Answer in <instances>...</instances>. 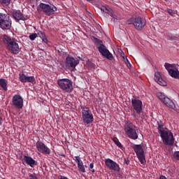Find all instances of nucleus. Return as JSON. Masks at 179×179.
I'll return each mask as SVG.
<instances>
[{"label": "nucleus", "mask_w": 179, "mask_h": 179, "mask_svg": "<svg viewBox=\"0 0 179 179\" xmlns=\"http://www.w3.org/2000/svg\"><path fill=\"white\" fill-rule=\"evenodd\" d=\"M162 123H158V131L164 145L173 146L174 145V135L170 131L164 129Z\"/></svg>", "instance_id": "obj_1"}, {"label": "nucleus", "mask_w": 179, "mask_h": 179, "mask_svg": "<svg viewBox=\"0 0 179 179\" xmlns=\"http://www.w3.org/2000/svg\"><path fill=\"white\" fill-rule=\"evenodd\" d=\"M127 24H134L136 30H143V27L146 26V20L141 17H133L126 22Z\"/></svg>", "instance_id": "obj_2"}, {"label": "nucleus", "mask_w": 179, "mask_h": 179, "mask_svg": "<svg viewBox=\"0 0 179 179\" xmlns=\"http://www.w3.org/2000/svg\"><path fill=\"white\" fill-rule=\"evenodd\" d=\"M57 85L62 90L66 93H71L73 90L72 81L69 78H62L57 80Z\"/></svg>", "instance_id": "obj_3"}, {"label": "nucleus", "mask_w": 179, "mask_h": 179, "mask_svg": "<svg viewBox=\"0 0 179 179\" xmlns=\"http://www.w3.org/2000/svg\"><path fill=\"white\" fill-rule=\"evenodd\" d=\"M12 27V19L8 14L0 13V29L10 30Z\"/></svg>", "instance_id": "obj_4"}, {"label": "nucleus", "mask_w": 179, "mask_h": 179, "mask_svg": "<svg viewBox=\"0 0 179 179\" xmlns=\"http://www.w3.org/2000/svg\"><path fill=\"white\" fill-rule=\"evenodd\" d=\"M136 127L131 122H127L124 125V131L126 135H127L128 138L130 139H138V133H136Z\"/></svg>", "instance_id": "obj_5"}, {"label": "nucleus", "mask_w": 179, "mask_h": 179, "mask_svg": "<svg viewBox=\"0 0 179 179\" xmlns=\"http://www.w3.org/2000/svg\"><path fill=\"white\" fill-rule=\"evenodd\" d=\"M132 148L140 163L145 164L146 163V157H145V150L142 145L134 144Z\"/></svg>", "instance_id": "obj_6"}, {"label": "nucleus", "mask_w": 179, "mask_h": 179, "mask_svg": "<svg viewBox=\"0 0 179 179\" xmlns=\"http://www.w3.org/2000/svg\"><path fill=\"white\" fill-rule=\"evenodd\" d=\"M131 106L137 115H141V114H142V111H143V109L142 108L143 104L139 98L133 96L131 98Z\"/></svg>", "instance_id": "obj_7"}, {"label": "nucleus", "mask_w": 179, "mask_h": 179, "mask_svg": "<svg viewBox=\"0 0 179 179\" xmlns=\"http://www.w3.org/2000/svg\"><path fill=\"white\" fill-rule=\"evenodd\" d=\"M164 66L171 78L179 79V71L178 69H177V64L165 63Z\"/></svg>", "instance_id": "obj_8"}, {"label": "nucleus", "mask_w": 179, "mask_h": 179, "mask_svg": "<svg viewBox=\"0 0 179 179\" xmlns=\"http://www.w3.org/2000/svg\"><path fill=\"white\" fill-rule=\"evenodd\" d=\"M82 117L84 124H92L93 122V114L88 107L82 108Z\"/></svg>", "instance_id": "obj_9"}, {"label": "nucleus", "mask_w": 179, "mask_h": 179, "mask_svg": "<svg viewBox=\"0 0 179 179\" xmlns=\"http://www.w3.org/2000/svg\"><path fill=\"white\" fill-rule=\"evenodd\" d=\"M39 8L42 9L43 13L47 15V16H51L57 12V7L54 5L50 6V4H45L44 3H41L39 4Z\"/></svg>", "instance_id": "obj_10"}, {"label": "nucleus", "mask_w": 179, "mask_h": 179, "mask_svg": "<svg viewBox=\"0 0 179 179\" xmlns=\"http://www.w3.org/2000/svg\"><path fill=\"white\" fill-rule=\"evenodd\" d=\"M101 10L102 13H103V16H106V17H108V16H111L112 20L113 22H117L118 20V18H117V15L114 14V11L110 6H105L101 8Z\"/></svg>", "instance_id": "obj_11"}, {"label": "nucleus", "mask_w": 179, "mask_h": 179, "mask_svg": "<svg viewBox=\"0 0 179 179\" xmlns=\"http://www.w3.org/2000/svg\"><path fill=\"white\" fill-rule=\"evenodd\" d=\"M12 104L17 110L23 108V98L22 96L19 94L14 95L12 99Z\"/></svg>", "instance_id": "obj_12"}, {"label": "nucleus", "mask_w": 179, "mask_h": 179, "mask_svg": "<svg viewBox=\"0 0 179 179\" xmlns=\"http://www.w3.org/2000/svg\"><path fill=\"white\" fill-rule=\"evenodd\" d=\"M98 51L100 52L102 57H104L107 59H109V61H113V54L110 52V50L107 49V47H106V45H101L98 46Z\"/></svg>", "instance_id": "obj_13"}, {"label": "nucleus", "mask_w": 179, "mask_h": 179, "mask_svg": "<svg viewBox=\"0 0 179 179\" xmlns=\"http://www.w3.org/2000/svg\"><path fill=\"white\" fill-rule=\"evenodd\" d=\"M36 149L39 153H42V155H50L51 154V150L48 148L44 143L42 141H37L36 144Z\"/></svg>", "instance_id": "obj_14"}, {"label": "nucleus", "mask_w": 179, "mask_h": 179, "mask_svg": "<svg viewBox=\"0 0 179 179\" xmlns=\"http://www.w3.org/2000/svg\"><path fill=\"white\" fill-rule=\"evenodd\" d=\"M105 164L109 170H113V171L117 172H119L121 170V168H120V165H118L117 162L113 161V159L110 158L105 159Z\"/></svg>", "instance_id": "obj_15"}, {"label": "nucleus", "mask_w": 179, "mask_h": 179, "mask_svg": "<svg viewBox=\"0 0 179 179\" xmlns=\"http://www.w3.org/2000/svg\"><path fill=\"white\" fill-rule=\"evenodd\" d=\"M66 64L68 68L75 69L77 65H79V59L78 58H73V57L68 55L66 58Z\"/></svg>", "instance_id": "obj_16"}, {"label": "nucleus", "mask_w": 179, "mask_h": 179, "mask_svg": "<svg viewBox=\"0 0 179 179\" xmlns=\"http://www.w3.org/2000/svg\"><path fill=\"white\" fill-rule=\"evenodd\" d=\"M7 50H8V51H10L11 54H13L14 55H17V54L20 52L19 44L15 39H14V41L10 43L9 46H7Z\"/></svg>", "instance_id": "obj_17"}, {"label": "nucleus", "mask_w": 179, "mask_h": 179, "mask_svg": "<svg viewBox=\"0 0 179 179\" xmlns=\"http://www.w3.org/2000/svg\"><path fill=\"white\" fill-rule=\"evenodd\" d=\"M13 17L15 20V22H20V20L24 22L25 20H27L26 17H24L20 10H14L13 12Z\"/></svg>", "instance_id": "obj_18"}, {"label": "nucleus", "mask_w": 179, "mask_h": 179, "mask_svg": "<svg viewBox=\"0 0 179 179\" xmlns=\"http://www.w3.org/2000/svg\"><path fill=\"white\" fill-rule=\"evenodd\" d=\"M75 157V162L77 163L78 169L81 173H86V169H85V165H83V162L80 159V157L76 156Z\"/></svg>", "instance_id": "obj_19"}, {"label": "nucleus", "mask_w": 179, "mask_h": 179, "mask_svg": "<svg viewBox=\"0 0 179 179\" xmlns=\"http://www.w3.org/2000/svg\"><path fill=\"white\" fill-rule=\"evenodd\" d=\"M155 80L159 85L160 86H167V83L162 78V75L160 72H156L155 73Z\"/></svg>", "instance_id": "obj_20"}, {"label": "nucleus", "mask_w": 179, "mask_h": 179, "mask_svg": "<svg viewBox=\"0 0 179 179\" xmlns=\"http://www.w3.org/2000/svg\"><path fill=\"white\" fill-rule=\"evenodd\" d=\"M1 40L7 48L10 45V43L15 41V38H13L7 34H3L2 35Z\"/></svg>", "instance_id": "obj_21"}, {"label": "nucleus", "mask_w": 179, "mask_h": 179, "mask_svg": "<svg viewBox=\"0 0 179 179\" xmlns=\"http://www.w3.org/2000/svg\"><path fill=\"white\" fill-rule=\"evenodd\" d=\"M24 161L28 164V166H30V167L37 166V162L30 156L24 155Z\"/></svg>", "instance_id": "obj_22"}, {"label": "nucleus", "mask_w": 179, "mask_h": 179, "mask_svg": "<svg viewBox=\"0 0 179 179\" xmlns=\"http://www.w3.org/2000/svg\"><path fill=\"white\" fill-rule=\"evenodd\" d=\"M163 103L165 104V106H166V107H169V108H171L172 110L176 108V104H174V102H173L170 98H168V96L165 98V100H164Z\"/></svg>", "instance_id": "obj_23"}, {"label": "nucleus", "mask_w": 179, "mask_h": 179, "mask_svg": "<svg viewBox=\"0 0 179 179\" xmlns=\"http://www.w3.org/2000/svg\"><path fill=\"white\" fill-rule=\"evenodd\" d=\"M37 36L41 38L43 43H45V44H48V39L47 38V36H45V33L43 31H37Z\"/></svg>", "instance_id": "obj_24"}, {"label": "nucleus", "mask_w": 179, "mask_h": 179, "mask_svg": "<svg viewBox=\"0 0 179 179\" xmlns=\"http://www.w3.org/2000/svg\"><path fill=\"white\" fill-rule=\"evenodd\" d=\"M0 86L3 90L6 92L8 90V80L3 78H0Z\"/></svg>", "instance_id": "obj_25"}, {"label": "nucleus", "mask_w": 179, "mask_h": 179, "mask_svg": "<svg viewBox=\"0 0 179 179\" xmlns=\"http://www.w3.org/2000/svg\"><path fill=\"white\" fill-rule=\"evenodd\" d=\"M157 97H158V99H159L163 103L167 98V96H166L163 92H157Z\"/></svg>", "instance_id": "obj_26"}, {"label": "nucleus", "mask_w": 179, "mask_h": 179, "mask_svg": "<svg viewBox=\"0 0 179 179\" xmlns=\"http://www.w3.org/2000/svg\"><path fill=\"white\" fill-rule=\"evenodd\" d=\"M19 76L20 82H22V83H26L27 80V76L23 73H20Z\"/></svg>", "instance_id": "obj_27"}, {"label": "nucleus", "mask_w": 179, "mask_h": 179, "mask_svg": "<svg viewBox=\"0 0 179 179\" xmlns=\"http://www.w3.org/2000/svg\"><path fill=\"white\" fill-rule=\"evenodd\" d=\"M113 141L114 143L117 146V148L122 149V148H123L122 144H121V143L120 142V141L118 140V138L117 137H114L113 138Z\"/></svg>", "instance_id": "obj_28"}, {"label": "nucleus", "mask_w": 179, "mask_h": 179, "mask_svg": "<svg viewBox=\"0 0 179 179\" xmlns=\"http://www.w3.org/2000/svg\"><path fill=\"white\" fill-rule=\"evenodd\" d=\"M27 82L32 83V85H34V83H36V78H34V76H27Z\"/></svg>", "instance_id": "obj_29"}, {"label": "nucleus", "mask_w": 179, "mask_h": 179, "mask_svg": "<svg viewBox=\"0 0 179 179\" xmlns=\"http://www.w3.org/2000/svg\"><path fill=\"white\" fill-rule=\"evenodd\" d=\"M12 0H0V3L1 5H5V6H9Z\"/></svg>", "instance_id": "obj_30"}, {"label": "nucleus", "mask_w": 179, "mask_h": 179, "mask_svg": "<svg viewBox=\"0 0 179 179\" xmlns=\"http://www.w3.org/2000/svg\"><path fill=\"white\" fill-rule=\"evenodd\" d=\"M37 37H38L37 34L33 33V34H31L29 35V40H31V41H34V39H35V38H37Z\"/></svg>", "instance_id": "obj_31"}, {"label": "nucleus", "mask_w": 179, "mask_h": 179, "mask_svg": "<svg viewBox=\"0 0 179 179\" xmlns=\"http://www.w3.org/2000/svg\"><path fill=\"white\" fill-rule=\"evenodd\" d=\"M94 41H95V43L96 44H99V45H104V44L103 43V41H101L96 37H94Z\"/></svg>", "instance_id": "obj_32"}, {"label": "nucleus", "mask_w": 179, "mask_h": 179, "mask_svg": "<svg viewBox=\"0 0 179 179\" xmlns=\"http://www.w3.org/2000/svg\"><path fill=\"white\" fill-rule=\"evenodd\" d=\"M173 157L175 159V160L179 161V151L175 152L173 155Z\"/></svg>", "instance_id": "obj_33"}, {"label": "nucleus", "mask_w": 179, "mask_h": 179, "mask_svg": "<svg viewBox=\"0 0 179 179\" xmlns=\"http://www.w3.org/2000/svg\"><path fill=\"white\" fill-rule=\"evenodd\" d=\"M167 12L169 14L171 15V16H174L176 15V11L171 10V9H168Z\"/></svg>", "instance_id": "obj_34"}, {"label": "nucleus", "mask_w": 179, "mask_h": 179, "mask_svg": "<svg viewBox=\"0 0 179 179\" xmlns=\"http://www.w3.org/2000/svg\"><path fill=\"white\" fill-rule=\"evenodd\" d=\"M124 164H127L128 166V164H129V163H130L129 159L128 158H124Z\"/></svg>", "instance_id": "obj_35"}, {"label": "nucleus", "mask_w": 179, "mask_h": 179, "mask_svg": "<svg viewBox=\"0 0 179 179\" xmlns=\"http://www.w3.org/2000/svg\"><path fill=\"white\" fill-rule=\"evenodd\" d=\"M121 55H122V57H123V61H124V64H126V62H128V61H129L128 59L123 56V55H124V52H122Z\"/></svg>", "instance_id": "obj_36"}, {"label": "nucleus", "mask_w": 179, "mask_h": 179, "mask_svg": "<svg viewBox=\"0 0 179 179\" xmlns=\"http://www.w3.org/2000/svg\"><path fill=\"white\" fill-rule=\"evenodd\" d=\"M29 178L30 179H38V178H37V176H34L33 174H30L29 175Z\"/></svg>", "instance_id": "obj_37"}, {"label": "nucleus", "mask_w": 179, "mask_h": 179, "mask_svg": "<svg viewBox=\"0 0 179 179\" xmlns=\"http://www.w3.org/2000/svg\"><path fill=\"white\" fill-rule=\"evenodd\" d=\"M127 68H131V63H129V61L128 60L127 62L125 63Z\"/></svg>", "instance_id": "obj_38"}, {"label": "nucleus", "mask_w": 179, "mask_h": 179, "mask_svg": "<svg viewBox=\"0 0 179 179\" xmlns=\"http://www.w3.org/2000/svg\"><path fill=\"white\" fill-rule=\"evenodd\" d=\"M93 167H94V164L93 163H91L90 164V169H93Z\"/></svg>", "instance_id": "obj_39"}, {"label": "nucleus", "mask_w": 179, "mask_h": 179, "mask_svg": "<svg viewBox=\"0 0 179 179\" xmlns=\"http://www.w3.org/2000/svg\"><path fill=\"white\" fill-rule=\"evenodd\" d=\"M159 179H167V178H166V176L162 175L159 176Z\"/></svg>", "instance_id": "obj_40"}, {"label": "nucleus", "mask_w": 179, "mask_h": 179, "mask_svg": "<svg viewBox=\"0 0 179 179\" xmlns=\"http://www.w3.org/2000/svg\"><path fill=\"white\" fill-rule=\"evenodd\" d=\"M2 122H3V120L0 117V127L2 125Z\"/></svg>", "instance_id": "obj_41"}, {"label": "nucleus", "mask_w": 179, "mask_h": 179, "mask_svg": "<svg viewBox=\"0 0 179 179\" xmlns=\"http://www.w3.org/2000/svg\"><path fill=\"white\" fill-rule=\"evenodd\" d=\"M32 2H38L40 0H31Z\"/></svg>", "instance_id": "obj_42"}, {"label": "nucleus", "mask_w": 179, "mask_h": 179, "mask_svg": "<svg viewBox=\"0 0 179 179\" xmlns=\"http://www.w3.org/2000/svg\"><path fill=\"white\" fill-rule=\"evenodd\" d=\"M87 2H93L94 0H86Z\"/></svg>", "instance_id": "obj_43"}, {"label": "nucleus", "mask_w": 179, "mask_h": 179, "mask_svg": "<svg viewBox=\"0 0 179 179\" xmlns=\"http://www.w3.org/2000/svg\"><path fill=\"white\" fill-rule=\"evenodd\" d=\"M95 170L94 169H92V173H94Z\"/></svg>", "instance_id": "obj_44"}, {"label": "nucleus", "mask_w": 179, "mask_h": 179, "mask_svg": "<svg viewBox=\"0 0 179 179\" xmlns=\"http://www.w3.org/2000/svg\"><path fill=\"white\" fill-rule=\"evenodd\" d=\"M43 2H47V0H42Z\"/></svg>", "instance_id": "obj_45"}, {"label": "nucleus", "mask_w": 179, "mask_h": 179, "mask_svg": "<svg viewBox=\"0 0 179 179\" xmlns=\"http://www.w3.org/2000/svg\"><path fill=\"white\" fill-rule=\"evenodd\" d=\"M2 179H5V178H2Z\"/></svg>", "instance_id": "obj_46"}]
</instances>
